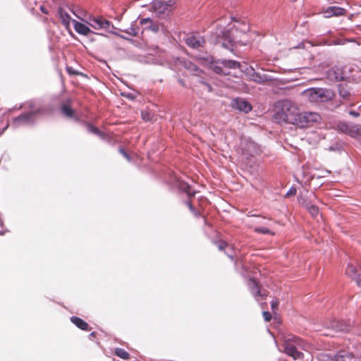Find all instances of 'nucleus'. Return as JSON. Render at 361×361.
I'll return each instance as SVG.
<instances>
[{"label": "nucleus", "mask_w": 361, "mask_h": 361, "mask_svg": "<svg viewBox=\"0 0 361 361\" xmlns=\"http://www.w3.org/2000/svg\"><path fill=\"white\" fill-rule=\"evenodd\" d=\"M274 118L279 123L284 122L295 126L300 110L295 102L284 99L279 101L276 107Z\"/></svg>", "instance_id": "nucleus-1"}, {"label": "nucleus", "mask_w": 361, "mask_h": 361, "mask_svg": "<svg viewBox=\"0 0 361 361\" xmlns=\"http://www.w3.org/2000/svg\"><path fill=\"white\" fill-rule=\"evenodd\" d=\"M283 352L294 360L303 358V353L298 350V348L307 350L309 347L307 342L294 335L285 336L283 337Z\"/></svg>", "instance_id": "nucleus-2"}, {"label": "nucleus", "mask_w": 361, "mask_h": 361, "mask_svg": "<svg viewBox=\"0 0 361 361\" xmlns=\"http://www.w3.org/2000/svg\"><path fill=\"white\" fill-rule=\"evenodd\" d=\"M302 95L310 102L318 104L331 99L334 94L326 89L313 87L304 90Z\"/></svg>", "instance_id": "nucleus-3"}, {"label": "nucleus", "mask_w": 361, "mask_h": 361, "mask_svg": "<svg viewBox=\"0 0 361 361\" xmlns=\"http://www.w3.org/2000/svg\"><path fill=\"white\" fill-rule=\"evenodd\" d=\"M73 13L79 19L85 21L88 25L91 26L92 28L95 30H104L109 33L120 36L117 32L114 31V30L116 29V27L111 24V23L103 17L90 16L87 19L85 20L82 18L80 16L76 15L74 12Z\"/></svg>", "instance_id": "nucleus-4"}, {"label": "nucleus", "mask_w": 361, "mask_h": 361, "mask_svg": "<svg viewBox=\"0 0 361 361\" xmlns=\"http://www.w3.org/2000/svg\"><path fill=\"white\" fill-rule=\"evenodd\" d=\"M321 120V116L318 113L313 111H300L295 126L300 128H309L314 124L319 123Z\"/></svg>", "instance_id": "nucleus-5"}, {"label": "nucleus", "mask_w": 361, "mask_h": 361, "mask_svg": "<svg viewBox=\"0 0 361 361\" xmlns=\"http://www.w3.org/2000/svg\"><path fill=\"white\" fill-rule=\"evenodd\" d=\"M241 154L248 159L250 157L255 156L259 151L257 145L249 138H242L240 143Z\"/></svg>", "instance_id": "nucleus-6"}, {"label": "nucleus", "mask_w": 361, "mask_h": 361, "mask_svg": "<svg viewBox=\"0 0 361 361\" xmlns=\"http://www.w3.org/2000/svg\"><path fill=\"white\" fill-rule=\"evenodd\" d=\"M173 4L174 1L173 0H169L167 2H164L161 0H154L152 2V8L154 12L159 15L165 14Z\"/></svg>", "instance_id": "nucleus-7"}, {"label": "nucleus", "mask_w": 361, "mask_h": 361, "mask_svg": "<svg viewBox=\"0 0 361 361\" xmlns=\"http://www.w3.org/2000/svg\"><path fill=\"white\" fill-rule=\"evenodd\" d=\"M327 78L332 81H343L345 80V74L343 69L341 67L334 66L326 72Z\"/></svg>", "instance_id": "nucleus-8"}, {"label": "nucleus", "mask_w": 361, "mask_h": 361, "mask_svg": "<svg viewBox=\"0 0 361 361\" xmlns=\"http://www.w3.org/2000/svg\"><path fill=\"white\" fill-rule=\"evenodd\" d=\"M322 13L324 14L325 18H331L334 16H345L346 13L345 9L338 6H329L326 8H324L322 11Z\"/></svg>", "instance_id": "nucleus-9"}, {"label": "nucleus", "mask_w": 361, "mask_h": 361, "mask_svg": "<svg viewBox=\"0 0 361 361\" xmlns=\"http://www.w3.org/2000/svg\"><path fill=\"white\" fill-rule=\"evenodd\" d=\"M34 112L24 113L13 120V124L18 127L21 125H27L33 122Z\"/></svg>", "instance_id": "nucleus-10"}, {"label": "nucleus", "mask_w": 361, "mask_h": 361, "mask_svg": "<svg viewBox=\"0 0 361 361\" xmlns=\"http://www.w3.org/2000/svg\"><path fill=\"white\" fill-rule=\"evenodd\" d=\"M232 106L240 111L248 113L252 110L251 104L243 99L237 98L233 100Z\"/></svg>", "instance_id": "nucleus-11"}, {"label": "nucleus", "mask_w": 361, "mask_h": 361, "mask_svg": "<svg viewBox=\"0 0 361 361\" xmlns=\"http://www.w3.org/2000/svg\"><path fill=\"white\" fill-rule=\"evenodd\" d=\"M250 72L251 73H250L248 71V74H250V80L259 84H264L267 82L272 80V78L267 74H261L259 73H257L252 68H250Z\"/></svg>", "instance_id": "nucleus-12"}, {"label": "nucleus", "mask_w": 361, "mask_h": 361, "mask_svg": "<svg viewBox=\"0 0 361 361\" xmlns=\"http://www.w3.org/2000/svg\"><path fill=\"white\" fill-rule=\"evenodd\" d=\"M345 273L348 276H349L353 280L355 281L357 286L361 287V277L360 274H358L356 268L352 265L348 264Z\"/></svg>", "instance_id": "nucleus-13"}, {"label": "nucleus", "mask_w": 361, "mask_h": 361, "mask_svg": "<svg viewBox=\"0 0 361 361\" xmlns=\"http://www.w3.org/2000/svg\"><path fill=\"white\" fill-rule=\"evenodd\" d=\"M186 44L193 49H198L203 46L204 40L201 37L190 36L186 39Z\"/></svg>", "instance_id": "nucleus-14"}, {"label": "nucleus", "mask_w": 361, "mask_h": 361, "mask_svg": "<svg viewBox=\"0 0 361 361\" xmlns=\"http://www.w3.org/2000/svg\"><path fill=\"white\" fill-rule=\"evenodd\" d=\"M249 288L257 300H259V297L264 298V294L261 293L257 281L255 279H250L248 281Z\"/></svg>", "instance_id": "nucleus-15"}, {"label": "nucleus", "mask_w": 361, "mask_h": 361, "mask_svg": "<svg viewBox=\"0 0 361 361\" xmlns=\"http://www.w3.org/2000/svg\"><path fill=\"white\" fill-rule=\"evenodd\" d=\"M58 14L61 20L62 24L67 30H68L71 25V21L73 22V19H71L69 14L67 12H66L62 8H59Z\"/></svg>", "instance_id": "nucleus-16"}, {"label": "nucleus", "mask_w": 361, "mask_h": 361, "mask_svg": "<svg viewBox=\"0 0 361 361\" xmlns=\"http://www.w3.org/2000/svg\"><path fill=\"white\" fill-rule=\"evenodd\" d=\"M73 23L74 24L75 30L78 34L82 35H87L92 32V30L88 27V25H87L84 23H79L75 20H73Z\"/></svg>", "instance_id": "nucleus-17"}, {"label": "nucleus", "mask_w": 361, "mask_h": 361, "mask_svg": "<svg viewBox=\"0 0 361 361\" xmlns=\"http://www.w3.org/2000/svg\"><path fill=\"white\" fill-rule=\"evenodd\" d=\"M140 23L142 25L149 24V25L147 27V28H148L149 30H150L154 32H157L159 29V25L156 23H153L149 18L141 19Z\"/></svg>", "instance_id": "nucleus-18"}, {"label": "nucleus", "mask_w": 361, "mask_h": 361, "mask_svg": "<svg viewBox=\"0 0 361 361\" xmlns=\"http://www.w3.org/2000/svg\"><path fill=\"white\" fill-rule=\"evenodd\" d=\"M71 321L79 329L82 330H87L88 324L78 317H72Z\"/></svg>", "instance_id": "nucleus-19"}, {"label": "nucleus", "mask_w": 361, "mask_h": 361, "mask_svg": "<svg viewBox=\"0 0 361 361\" xmlns=\"http://www.w3.org/2000/svg\"><path fill=\"white\" fill-rule=\"evenodd\" d=\"M61 112L63 115H65L66 116L69 117V118L73 117L74 115V111L69 106L68 102L62 104Z\"/></svg>", "instance_id": "nucleus-20"}, {"label": "nucleus", "mask_w": 361, "mask_h": 361, "mask_svg": "<svg viewBox=\"0 0 361 361\" xmlns=\"http://www.w3.org/2000/svg\"><path fill=\"white\" fill-rule=\"evenodd\" d=\"M221 64L225 68H228L235 69V68H238L240 67V63L236 61H233V60H224L221 61Z\"/></svg>", "instance_id": "nucleus-21"}, {"label": "nucleus", "mask_w": 361, "mask_h": 361, "mask_svg": "<svg viewBox=\"0 0 361 361\" xmlns=\"http://www.w3.org/2000/svg\"><path fill=\"white\" fill-rule=\"evenodd\" d=\"M305 207L313 217H317L319 216V210L317 206L307 203L305 204Z\"/></svg>", "instance_id": "nucleus-22"}, {"label": "nucleus", "mask_w": 361, "mask_h": 361, "mask_svg": "<svg viewBox=\"0 0 361 361\" xmlns=\"http://www.w3.org/2000/svg\"><path fill=\"white\" fill-rule=\"evenodd\" d=\"M353 137L361 139V126H352V129L350 131V134Z\"/></svg>", "instance_id": "nucleus-23"}, {"label": "nucleus", "mask_w": 361, "mask_h": 361, "mask_svg": "<svg viewBox=\"0 0 361 361\" xmlns=\"http://www.w3.org/2000/svg\"><path fill=\"white\" fill-rule=\"evenodd\" d=\"M339 94L343 99H348L350 96L348 88L345 85H340L338 86Z\"/></svg>", "instance_id": "nucleus-24"}, {"label": "nucleus", "mask_w": 361, "mask_h": 361, "mask_svg": "<svg viewBox=\"0 0 361 361\" xmlns=\"http://www.w3.org/2000/svg\"><path fill=\"white\" fill-rule=\"evenodd\" d=\"M114 353L123 360H128L130 358V354L123 348H116L114 350Z\"/></svg>", "instance_id": "nucleus-25"}, {"label": "nucleus", "mask_w": 361, "mask_h": 361, "mask_svg": "<svg viewBox=\"0 0 361 361\" xmlns=\"http://www.w3.org/2000/svg\"><path fill=\"white\" fill-rule=\"evenodd\" d=\"M180 188L182 190L185 192L189 197L194 196L195 194V192L192 190L190 186L186 183H180Z\"/></svg>", "instance_id": "nucleus-26"}, {"label": "nucleus", "mask_w": 361, "mask_h": 361, "mask_svg": "<svg viewBox=\"0 0 361 361\" xmlns=\"http://www.w3.org/2000/svg\"><path fill=\"white\" fill-rule=\"evenodd\" d=\"M328 328H331L336 331H345V329L343 328L339 322L336 320H333L329 324L327 325Z\"/></svg>", "instance_id": "nucleus-27"}, {"label": "nucleus", "mask_w": 361, "mask_h": 361, "mask_svg": "<svg viewBox=\"0 0 361 361\" xmlns=\"http://www.w3.org/2000/svg\"><path fill=\"white\" fill-rule=\"evenodd\" d=\"M231 32V31L226 30V32H222V35L225 39L228 40V42L233 43L235 42V37L233 34Z\"/></svg>", "instance_id": "nucleus-28"}, {"label": "nucleus", "mask_w": 361, "mask_h": 361, "mask_svg": "<svg viewBox=\"0 0 361 361\" xmlns=\"http://www.w3.org/2000/svg\"><path fill=\"white\" fill-rule=\"evenodd\" d=\"M338 128L340 130L346 134H350V131L352 129V126H348L347 123H342L338 125Z\"/></svg>", "instance_id": "nucleus-29"}, {"label": "nucleus", "mask_w": 361, "mask_h": 361, "mask_svg": "<svg viewBox=\"0 0 361 361\" xmlns=\"http://www.w3.org/2000/svg\"><path fill=\"white\" fill-rule=\"evenodd\" d=\"M255 231L257 233H263V234L274 235V233L272 231H271L269 229H268L266 227L255 228Z\"/></svg>", "instance_id": "nucleus-30"}, {"label": "nucleus", "mask_w": 361, "mask_h": 361, "mask_svg": "<svg viewBox=\"0 0 361 361\" xmlns=\"http://www.w3.org/2000/svg\"><path fill=\"white\" fill-rule=\"evenodd\" d=\"M125 32L130 36H136L138 33V28L130 27L125 30Z\"/></svg>", "instance_id": "nucleus-31"}, {"label": "nucleus", "mask_w": 361, "mask_h": 361, "mask_svg": "<svg viewBox=\"0 0 361 361\" xmlns=\"http://www.w3.org/2000/svg\"><path fill=\"white\" fill-rule=\"evenodd\" d=\"M296 192H297V190L294 187H292L289 189V190L287 192V193L286 194V197H290V196H293V195H296Z\"/></svg>", "instance_id": "nucleus-32"}, {"label": "nucleus", "mask_w": 361, "mask_h": 361, "mask_svg": "<svg viewBox=\"0 0 361 361\" xmlns=\"http://www.w3.org/2000/svg\"><path fill=\"white\" fill-rule=\"evenodd\" d=\"M87 129L90 132L92 133H94V134H97V135H99L100 133L99 130L94 127L92 125H88L87 126Z\"/></svg>", "instance_id": "nucleus-33"}, {"label": "nucleus", "mask_w": 361, "mask_h": 361, "mask_svg": "<svg viewBox=\"0 0 361 361\" xmlns=\"http://www.w3.org/2000/svg\"><path fill=\"white\" fill-rule=\"evenodd\" d=\"M213 69L217 73L224 74V75L227 74L226 73L224 72L222 67H221L219 66H214Z\"/></svg>", "instance_id": "nucleus-34"}, {"label": "nucleus", "mask_w": 361, "mask_h": 361, "mask_svg": "<svg viewBox=\"0 0 361 361\" xmlns=\"http://www.w3.org/2000/svg\"><path fill=\"white\" fill-rule=\"evenodd\" d=\"M279 302L277 300H272L271 302V309L274 312L278 309Z\"/></svg>", "instance_id": "nucleus-35"}, {"label": "nucleus", "mask_w": 361, "mask_h": 361, "mask_svg": "<svg viewBox=\"0 0 361 361\" xmlns=\"http://www.w3.org/2000/svg\"><path fill=\"white\" fill-rule=\"evenodd\" d=\"M263 317L266 322H269L271 319V314L269 312L264 311L263 312Z\"/></svg>", "instance_id": "nucleus-36"}, {"label": "nucleus", "mask_w": 361, "mask_h": 361, "mask_svg": "<svg viewBox=\"0 0 361 361\" xmlns=\"http://www.w3.org/2000/svg\"><path fill=\"white\" fill-rule=\"evenodd\" d=\"M142 117L145 121H150L152 119L151 115L148 112H142Z\"/></svg>", "instance_id": "nucleus-37"}, {"label": "nucleus", "mask_w": 361, "mask_h": 361, "mask_svg": "<svg viewBox=\"0 0 361 361\" xmlns=\"http://www.w3.org/2000/svg\"><path fill=\"white\" fill-rule=\"evenodd\" d=\"M187 204H188V207H189L190 210L192 212H193V213H194V214H195L196 216H199V213H198V212H197L195 210V209H194V207H193V206H192V203H191L190 202H188V203H187Z\"/></svg>", "instance_id": "nucleus-38"}, {"label": "nucleus", "mask_w": 361, "mask_h": 361, "mask_svg": "<svg viewBox=\"0 0 361 361\" xmlns=\"http://www.w3.org/2000/svg\"><path fill=\"white\" fill-rule=\"evenodd\" d=\"M226 246V243H224V242H221L219 243L218 245V248L220 250H224Z\"/></svg>", "instance_id": "nucleus-39"}, {"label": "nucleus", "mask_w": 361, "mask_h": 361, "mask_svg": "<svg viewBox=\"0 0 361 361\" xmlns=\"http://www.w3.org/2000/svg\"><path fill=\"white\" fill-rule=\"evenodd\" d=\"M120 152L126 159H128V160L130 159L129 156L127 154V153L123 149H121Z\"/></svg>", "instance_id": "nucleus-40"}, {"label": "nucleus", "mask_w": 361, "mask_h": 361, "mask_svg": "<svg viewBox=\"0 0 361 361\" xmlns=\"http://www.w3.org/2000/svg\"><path fill=\"white\" fill-rule=\"evenodd\" d=\"M191 68H192V71L195 72V73H198L199 72V68L196 66H195V65L191 64Z\"/></svg>", "instance_id": "nucleus-41"}, {"label": "nucleus", "mask_w": 361, "mask_h": 361, "mask_svg": "<svg viewBox=\"0 0 361 361\" xmlns=\"http://www.w3.org/2000/svg\"><path fill=\"white\" fill-rule=\"evenodd\" d=\"M349 114H350L351 116H355V117H357V116H359V115H360V114H359V113H357V112H356V111H350L349 112Z\"/></svg>", "instance_id": "nucleus-42"}, {"label": "nucleus", "mask_w": 361, "mask_h": 361, "mask_svg": "<svg viewBox=\"0 0 361 361\" xmlns=\"http://www.w3.org/2000/svg\"><path fill=\"white\" fill-rule=\"evenodd\" d=\"M40 10L42 13H45V14H47L48 13V10L43 6H40Z\"/></svg>", "instance_id": "nucleus-43"}, {"label": "nucleus", "mask_w": 361, "mask_h": 361, "mask_svg": "<svg viewBox=\"0 0 361 361\" xmlns=\"http://www.w3.org/2000/svg\"><path fill=\"white\" fill-rule=\"evenodd\" d=\"M126 97L130 98V99H135V96L133 95L132 94H128L126 95Z\"/></svg>", "instance_id": "nucleus-44"}, {"label": "nucleus", "mask_w": 361, "mask_h": 361, "mask_svg": "<svg viewBox=\"0 0 361 361\" xmlns=\"http://www.w3.org/2000/svg\"><path fill=\"white\" fill-rule=\"evenodd\" d=\"M204 84L208 87L209 91L212 90V87L209 84H207V83H204Z\"/></svg>", "instance_id": "nucleus-45"}, {"label": "nucleus", "mask_w": 361, "mask_h": 361, "mask_svg": "<svg viewBox=\"0 0 361 361\" xmlns=\"http://www.w3.org/2000/svg\"><path fill=\"white\" fill-rule=\"evenodd\" d=\"M67 71H68V72H70V71H71V68H67Z\"/></svg>", "instance_id": "nucleus-46"}, {"label": "nucleus", "mask_w": 361, "mask_h": 361, "mask_svg": "<svg viewBox=\"0 0 361 361\" xmlns=\"http://www.w3.org/2000/svg\"><path fill=\"white\" fill-rule=\"evenodd\" d=\"M292 1H295L296 0H291Z\"/></svg>", "instance_id": "nucleus-47"}]
</instances>
